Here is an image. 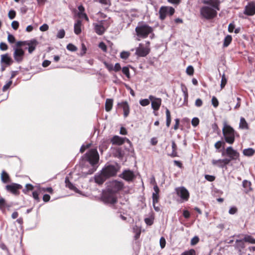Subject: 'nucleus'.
Listing matches in <instances>:
<instances>
[{
  "instance_id": "nucleus-32",
  "label": "nucleus",
  "mask_w": 255,
  "mask_h": 255,
  "mask_svg": "<svg viewBox=\"0 0 255 255\" xmlns=\"http://www.w3.org/2000/svg\"><path fill=\"white\" fill-rule=\"evenodd\" d=\"M172 152L170 154V155L172 157H175L177 156V146L174 141H172Z\"/></svg>"
},
{
  "instance_id": "nucleus-22",
  "label": "nucleus",
  "mask_w": 255,
  "mask_h": 255,
  "mask_svg": "<svg viewBox=\"0 0 255 255\" xmlns=\"http://www.w3.org/2000/svg\"><path fill=\"white\" fill-rule=\"evenodd\" d=\"M111 141L114 144L122 145L125 142V138L124 137L116 135L112 138Z\"/></svg>"
},
{
  "instance_id": "nucleus-39",
  "label": "nucleus",
  "mask_w": 255,
  "mask_h": 255,
  "mask_svg": "<svg viewBox=\"0 0 255 255\" xmlns=\"http://www.w3.org/2000/svg\"><path fill=\"white\" fill-rule=\"evenodd\" d=\"M227 82V80L225 77V74H223L222 76V80H221V89H223L225 86L226 83Z\"/></svg>"
},
{
  "instance_id": "nucleus-31",
  "label": "nucleus",
  "mask_w": 255,
  "mask_h": 255,
  "mask_svg": "<svg viewBox=\"0 0 255 255\" xmlns=\"http://www.w3.org/2000/svg\"><path fill=\"white\" fill-rule=\"evenodd\" d=\"M166 125L167 127L170 126L171 123V115L169 110L168 109H166Z\"/></svg>"
},
{
  "instance_id": "nucleus-57",
  "label": "nucleus",
  "mask_w": 255,
  "mask_h": 255,
  "mask_svg": "<svg viewBox=\"0 0 255 255\" xmlns=\"http://www.w3.org/2000/svg\"><path fill=\"white\" fill-rule=\"evenodd\" d=\"M49 26L47 24H43L42 25H41L39 29L41 31H46L48 29Z\"/></svg>"
},
{
  "instance_id": "nucleus-47",
  "label": "nucleus",
  "mask_w": 255,
  "mask_h": 255,
  "mask_svg": "<svg viewBox=\"0 0 255 255\" xmlns=\"http://www.w3.org/2000/svg\"><path fill=\"white\" fill-rule=\"evenodd\" d=\"M12 84V81H9L7 83H6L2 87V91L3 92L6 91L11 86Z\"/></svg>"
},
{
  "instance_id": "nucleus-51",
  "label": "nucleus",
  "mask_w": 255,
  "mask_h": 255,
  "mask_svg": "<svg viewBox=\"0 0 255 255\" xmlns=\"http://www.w3.org/2000/svg\"><path fill=\"white\" fill-rule=\"evenodd\" d=\"M7 40L10 43H13L15 41L14 37L12 35L10 34L8 35Z\"/></svg>"
},
{
  "instance_id": "nucleus-26",
  "label": "nucleus",
  "mask_w": 255,
  "mask_h": 255,
  "mask_svg": "<svg viewBox=\"0 0 255 255\" xmlns=\"http://www.w3.org/2000/svg\"><path fill=\"white\" fill-rule=\"evenodd\" d=\"M243 186L245 188V192L248 193L252 190L251 182L245 180L243 181Z\"/></svg>"
},
{
  "instance_id": "nucleus-18",
  "label": "nucleus",
  "mask_w": 255,
  "mask_h": 255,
  "mask_svg": "<svg viewBox=\"0 0 255 255\" xmlns=\"http://www.w3.org/2000/svg\"><path fill=\"white\" fill-rule=\"evenodd\" d=\"M38 42L36 39H32L28 40L27 45L28 46V50L29 53H31L36 48V46L38 45Z\"/></svg>"
},
{
  "instance_id": "nucleus-49",
  "label": "nucleus",
  "mask_w": 255,
  "mask_h": 255,
  "mask_svg": "<svg viewBox=\"0 0 255 255\" xmlns=\"http://www.w3.org/2000/svg\"><path fill=\"white\" fill-rule=\"evenodd\" d=\"M212 104L213 106L215 108L218 106L219 102L217 99L215 97H213L212 99Z\"/></svg>"
},
{
  "instance_id": "nucleus-50",
  "label": "nucleus",
  "mask_w": 255,
  "mask_h": 255,
  "mask_svg": "<svg viewBox=\"0 0 255 255\" xmlns=\"http://www.w3.org/2000/svg\"><path fill=\"white\" fill-rule=\"evenodd\" d=\"M104 64L105 65V66H106V67L109 70V71H112V70H113V64H111V63H109L106 61H104L103 62Z\"/></svg>"
},
{
  "instance_id": "nucleus-61",
  "label": "nucleus",
  "mask_w": 255,
  "mask_h": 255,
  "mask_svg": "<svg viewBox=\"0 0 255 255\" xmlns=\"http://www.w3.org/2000/svg\"><path fill=\"white\" fill-rule=\"evenodd\" d=\"M237 211V209L235 207H231L229 209V213L231 215L235 214Z\"/></svg>"
},
{
  "instance_id": "nucleus-20",
  "label": "nucleus",
  "mask_w": 255,
  "mask_h": 255,
  "mask_svg": "<svg viewBox=\"0 0 255 255\" xmlns=\"http://www.w3.org/2000/svg\"><path fill=\"white\" fill-rule=\"evenodd\" d=\"M133 172L130 170H126L123 173V178L127 181H131L134 178Z\"/></svg>"
},
{
  "instance_id": "nucleus-37",
  "label": "nucleus",
  "mask_w": 255,
  "mask_h": 255,
  "mask_svg": "<svg viewBox=\"0 0 255 255\" xmlns=\"http://www.w3.org/2000/svg\"><path fill=\"white\" fill-rule=\"evenodd\" d=\"M194 71V68H193V66H191V65L188 66L187 67L186 70V72L187 74H188V75H190V76H192L193 75Z\"/></svg>"
},
{
  "instance_id": "nucleus-59",
  "label": "nucleus",
  "mask_w": 255,
  "mask_h": 255,
  "mask_svg": "<svg viewBox=\"0 0 255 255\" xmlns=\"http://www.w3.org/2000/svg\"><path fill=\"white\" fill-rule=\"evenodd\" d=\"M202 104H203V102H202V101L201 100V99L199 98L196 100L195 105L196 107H200L202 106Z\"/></svg>"
},
{
  "instance_id": "nucleus-25",
  "label": "nucleus",
  "mask_w": 255,
  "mask_h": 255,
  "mask_svg": "<svg viewBox=\"0 0 255 255\" xmlns=\"http://www.w3.org/2000/svg\"><path fill=\"white\" fill-rule=\"evenodd\" d=\"M81 25H82V22L80 20H78L74 24V33L78 35L81 32Z\"/></svg>"
},
{
  "instance_id": "nucleus-56",
  "label": "nucleus",
  "mask_w": 255,
  "mask_h": 255,
  "mask_svg": "<svg viewBox=\"0 0 255 255\" xmlns=\"http://www.w3.org/2000/svg\"><path fill=\"white\" fill-rule=\"evenodd\" d=\"M199 119L197 118H194L192 120V122H191L192 125L194 127L197 126L199 124Z\"/></svg>"
},
{
  "instance_id": "nucleus-33",
  "label": "nucleus",
  "mask_w": 255,
  "mask_h": 255,
  "mask_svg": "<svg viewBox=\"0 0 255 255\" xmlns=\"http://www.w3.org/2000/svg\"><path fill=\"white\" fill-rule=\"evenodd\" d=\"M255 152L254 150L252 148L245 149L243 150V154L246 156H250L254 154Z\"/></svg>"
},
{
  "instance_id": "nucleus-10",
  "label": "nucleus",
  "mask_w": 255,
  "mask_h": 255,
  "mask_svg": "<svg viewBox=\"0 0 255 255\" xmlns=\"http://www.w3.org/2000/svg\"><path fill=\"white\" fill-rule=\"evenodd\" d=\"M13 50V56L14 60L18 63L21 62L24 58V50L22 48L18 47H14Z\"/></svg>"
},
{
  "instance_id": "nucleus-17",
  "label": "nucleus",
  "mask_w": 255,
  "mask_h": 255,
  "mask_svg": "<svg viewBox=\"0 0 255 255\" xmlns=\"http://www.w3.org/2000/svg\"><path fill=\"white\" fill-rule=\"evenodd\" d=\"M13 62L12 58L7 54L1 55L0 63L1 64L4 63L7 66H9Z\"/></svg>"
},
{
  "instance_id": "nucleus-2",
  "label": "nucleus",
  "mask_w": 255,
  "mask_h": 255,
  "mask_svg": "<svg viewBox=\"0 0 255 255\" xmlns=\"http://www.w3.org/2000/svg\"><path fill=\"white\" fill-rule=\"evenodd\" d=\"M223 134L226 142L232 144L235 141V131L233 128L228 125L226 121L223 123Z\"/></svg>"
},
{
  "instance_id": "nucleus-1",
  "label": "nucleus",
  "mask_w": 255,
  "mask_h": 255,
  "mask_svg": "<svg viewBox=\"0 0 255 255\" xmlns=\"http://www.w3.org/2000/svg\"><path fill=\"white\" fill-rule=\"evenodd\" d=\"M202 2L205 4L200 10L202 17L206 19H211L216 17L217 11L220 9V0H203Z\"/></svg>"
},
{
  "instance_id": "nucleus-46",
  "label": "nucleus",
  "mask_w": 255,
  "mask_h": 255,
  "mask_svg": "<svg viewBox=\"0 0 255 255\" xmlns=\"http://www.w3.org/2000/svg\"><path fill=\"white\" fill-rule=\"evenodd\" d=\"M129 56V53L127 51H123L121 53V58L122 59H127L128 56Z\"/></svg>"
},
{
  "instance_id": "nucleus-3",
  "label": "nucleus",
  "mask_w": 255,
  "mask_h": 255,
  "mask_svg": "<svg viewBox=\"0 0 255 255\" xmlns=\"http://www.w3.org/2000/svg\"><path fill=\"white\" fill-rule=\"evenodd\" d=\"M137 35L141 38H145L152 32V28L145 24H141L135 28Z\"/></svg>"
},
{
  "instance_id": "nucleus-62",
  "label": "nucleus",
  "mask_w": 255,
  "mask_h": 255,
  "mask_svg": "<svg viewBox=\"0 0 255 255\" xmlns=\"http://www.w3.org/2000/svg\"><path fill=\"white\" fill-rule=\"evenodd\" d=\"M15 16V12L14 10H10L8 12V17L10 19H12L14 18Z\"/></svg>"
},
{
  "instance_id": "nucleus-60",
  "label": "nucleus",
  "mask_w": 255,
  "mask_h": 255,
  "mask_svg": "<svg viewBox=\"0 0 255 255\" xmlns=\"http://www.w3.org/2000/svg\"><path fill=\"white\" fill-rule=\"evenodd\" d=\"M205 178L206 180L211 182L213 181L215 179V177L214 176L210 175H206L205 176Z\"/></svg>"
},
{
  "instance_id": "nucleus-29",
  "label": "nucleus",
  "mask_w": 255,
  "mask_h": 255,
  "mask_svg": "<svg viewBox=\"0 0 255 255\" xmlns=\"http://www.w3.org/2000/svg\"><path fill=\"white\" fill-rule=\"evenodd\" d=\"M239 127L242 129H248V125L244 118L240 119Z\"/></svg>"
},
{
  "instance_id": "nucleus-11",
  "label": "nucleus",
  "mask_w": 255,
  "mask_h": 255,
  "mask_svg": "<svg viewBox=\"0 0 255 255\" xmlns=\"http://www.w3.org/2000/svg\"><path fill=\"white\" fill-rule=\"evenodd\" d=\"M22 188V186L19 184L12 183L10 184L7 185L5 186L6 190L9 192L11 193L14 195H18L19 194V189H21Z\"/></svg>"
},
{
  "instance_id": "nucleus-5",
  "label": "nucleus",
  "mask_w": 255,
  "mask_h": 255,
  "mask_svg": "<svg viewBox=\"0 0 255 255\" xmlns=\"http://www.w3.org/2000/svg\"><path fill=\"white\" fill-rule=\"evenodd\" d=\"M86 159L90 163L94 165L98 163L99 159V156L96 149H92L85 155Z\"/></svg>"
},
{
  "instance_id": "nucleus-7",
  "label": "nucleus",
  "mask_w": 255,
  "mask_h": 255,
  "mask_svg": "<svg viewBox=\"0 0 255 255\" xmlns=\"http://www.w3.org/2000/svg\"><path fill=\"white\" fill-rule=\"evenodd\" d=\"M93 26L96 33L100 35H102L108 27L107 22L103 20L94 23Z\"/></svg>"
},
{
  "instance_id": "nucleus-27",
  "label": "nucleus",
  "mask_w": 255,
  "mask_h": 255,
  "mask_svg": "<svg viewBox=\"0 0 255 255\" xmlns=\"http://www.w3.org/2000/svg\"><path fill=\"white\" fill-rule=\"evenodd\" d=\"M160 18L164 19L167 15H168L167 6L162 7L159 10Z\"/></svg>"
},
{
  "instance_id": "nucleus-58",
  "label": "nucleus",
  "mask_w": 255,
  "mask_h": 255,
  "mask_svg": "<svg viewBox=\"0 0 255 255\" xmlns=\"http://www.w3.org/2000/svg\"><path fill=\"white\" fill-rule=\"evenodd\" d=\"M19 26V23L17 21H13L11 23V26L14 30H16Z\"/></svg>"
},
{
  "instance_id": "nucleus-54",
  "label": "nucleus",
  "mask_w": 255,
  "mask_h": 255,
  "mask_svg": "<svg viewBox=\"0 0 255 255\" xmlns=\"http://www.w3.org/2000/svg\"><path fill=\"white\" fill-rule=\"evenodd\" d=\"M195 254V251L192 249L188 251L184 252L182 253V255H194Z\"/></svg>"
},
{
  "instance_id": "nucleus-38",
  "label": "nucleus",
  "mask_w": 255,
  "mask_h": 255,
  "mask_svg": "<svg viewBox=\"0 0 255 255\" xmlns=\"http://www.w3.org/2000/svg\"><path fill=\"white\" fill-rule=\"evenodd\" d=\"M150 103V100L147 99H142L139 101V104L142 106H146Z\"/></svg>"
},
{
  "instance_id": "nucleus-35",
  "label": "nucleus",
  "mask_w": 255,
  "mask_h": 255,
  "mask_svg": "<svg viewBox=\"0 0 255 255\" xmlns=\"http://www.w3.org/2000/svg\"><path fill=\"white\" fill-rule=\"evenodd\" d=\"M34 186L30 184H26L25 188L22 190V192L24 194H27L29 191H31L33 189Z\"/></svg>"
},
{
  "instance_id": "nucleus-45",
  "label": "nucleus",
  "mask_w": 255,
  "mask_h": 255,
  "mask_svg": "<svg viewBox=\"0 0 255 255\" xmlns=\"http://www.w3.org/2000/svg\"><path fill=\"white\" fill-rule=\"evenodd\" d=\"M65 31L64 29H60L57 34V37L58 38H63L65 36Z\"/></svg>"
},
{
  "instance_id": "nucleus-13",
  "label": "nucleus",
  "mask_w": 255,
  "mask_h": 255,
  "mask_svg": "<svg viewBox=\"0 0 255 255\" xmlns=\"http://www.w3.org/2000/svg\"><path fill=\"white\" fill-rule=\"evenodd\" d=\"M102 171L104 174L107 178L115 175L117 173V170L115 166L109 165L103 169Z\"/></svg>"
},
{
  "instance_id": "nucleus-36",
  "label": "nucleus",
  "mask_w": 255,
  "mask_h": 255,
  "mask_svg": "<svg viewBox=\"0 0 255 255\" xmlns=\"http://www.w3.org/2000/svg\"><path fill=\"white\" fill-rule=\"evenodd\" d=\"M232 40V36L231 35H227L225 37L224 41V46L227 47L231 42Z\"/></svg>"
},
{
  "instance_id": "nucleus-40",
  "label": "nucleus",
  "mask_w": 255,
  "mask_h": 255,
  "mask_svg": "<svg viewBox=\"0 0 255 255\" xmlns=\"http://www.w3.org/2000/svg\"><path fill=\"white\" fill-rule=\"evenodd\" d=\"M67 49L70 51H76L77 50V48L73 44L69 43L67 46Z\"/></svg>"
},
{
  "instance_id": "nucleus-15",
  "label": "nucleus",
  "mask_w": 255,
  "mask_h": 255,
  "mask_svg": "<svg viewBox=\"0 0 255 255\" xmlns=\"http://www.w3.org/2000/svg\"><path fill=\"white\" fill-rule=\"evenodd\" d=\"M231 161V159L225 158L223 159H213L212 163L214 166H217L220 168H223L228 165Z\"/></svg>"
},
{
  "instance_id": "nucleus-44",
  "label": "nucleus",
  "mask_w": 255,
  "mask_h": 255,
  "mask_svg": "<svg viewBox=\"0 0 255 255\" xmlns=\"http://www.w3.org/2000/svg\"><path fill=\"white\" fill-rule=\"evenodd\" d=\"M158 194H152V204H155L158 202Z\"/></svg>"
},
{
  "instance_id": "nucleus-12",
  "label": "nucleus",
  "mask_w": 255,
  "mask_h": 255,
  "mask_svg": "<svg viewBox=\"0 0 255 255\" xmlns=\"http://www.w3.org/2000/svg\"><path fill=\"white\" fill-rule=\"evenodd\" d=\"M149 99L151 102V108L154 111H158L161 104L162 100L160 98H156L153 96H149Z\"/></svg>"
},
{
  "instance_id": "nucleus-4",
  "label": "nucleus",
  "mask_w": 255,
  "mask_h": 255,
  "mask_svg": "<svg viewBox=\"0 0 255 255\" xmlns=\"http://www.w3.org/2000/svg\"><path fill=\"white\" fill-rule=\"evenodd\" d=\"M102 199L105 203L108 204H114L117 200L116 194L108 189L103 192Z\"/></svg>"
},
{
  "instance_id": "nucleus-30",
  "label": "nucleus",
  "mask_w": 255,
  "mask_h": 255,
  "mask_svg": "<svg viewBox=\"0 0 255 255\" xmlns=\"http://www.w3.org/2000/svg\"><path fill=\"white\" fill-rule=\"evenodd\" d=\"M9 177L8 174L4 171L1 173V180L3 183H7L9 181Z\"/></svg>"
},
{
  "instance_id": "nucleus-64",
  "label": "nucleus",
  "mask_w": 255,
  "mask_h": 255,
  "mask_svg": "<svg viewBox=\"0 0 255 255\" xmlns=\"http://www.w3.org/2000/svg\"><path fill=\"white\" fill-rule=\"evenodd\" d=\"M199 241V238L197 237H194L191 241V244L192 245H196Z\"/></svg>"
},
{
  "instance_id": "nucleus-52",
  "label": "nucleus",
  "mask_w": 255,
  "mask_h": 255,
  "mask_svg": "<svg viewBox=\"0 0 255 255\" xmlns=\"http://www.w3.org/2000/svg\"><path fill=\"white\" fill-rule=\"evenodd\" d=\"M99 47L104 51H107V46L103 42H101L99 44Z\"/></svg>"
},
{
  "instance_id": "nucleus-6",
  "label": "nucleus",
  "mask_w": 255,
  "mask_h": 255,
  "mask_svg": "<svg viewBox=\"0 0 255 255\" xmlns=\"http://www.w3.org/2000/svg\"><path fill=\"white\" fill-rule=\"evenodd\" d=\"M149 44V42L147 41L146 46L144 47L142 44L140 43L135 49V54L140 57L146 56L150 52Z\"/></svg>"
},
{
  "instance_id": "nucleus-28",
  "label": "nucleus",
  "mask_w": 255,
  "mask_h": 255,
  "mask_svg": "<svg viewBox=\"0 0 255 255\" xmlns=\"http://www.w3.org/2000/svg\"><path fill=\"white\" fill-rule=\"evenodd\" d=\"M113 100L111 99H107L105 103V110L107 112L111 110L113 107Z\"/></svg>"
},
{
  "instance_id": "nucleus-34",
  "label": "nucleus",
  "mask_w": 255,
  "mask_h": 255,
  "mask_svg": "<svg viewBox=\"0 0 255 255\" xmlns=\"http://www.w3.org/2000/svg\"><path fill=\"white\" fill-rule=\"evenodd\" d=\"M243 241L252 244H255V239L253 238L251 236H246L244 238Z\"/></svg>"
},
{
  "instance_id": "nucleus-16",
  "label": "nucleus",
  "mask_w": 255,
  "mask_h": 255,
  "mask_svg": "<svg viewBox=\"0 0 255 255\" xmlns=\"http://www.w3.org/2000/svg\"><path fill=\"white\" fill-rule=\"evenodd\" d=\"M245 14L249 15H254L255 13V4L254 3H250L245 7Z\"/></svg>"
},
{
  "instance_id": "nucleus-41",
  "label": "nucleus",
  "mask_w": 255,
  "mask_h": 255,
  "mask_svg": "<svg viewBox=\"0 0 255 255\" xmlns=\"http://www.w3.org/2000/svg\"><path fill=\"white\" fill-rule=\"evenodd\" d=\"M122 72L123 73L126 75V76L127 77V78H129L130 77V74H129V69L127 67H124L122 68Z\"/></svg>"
},
{
  "instance_id": "nucleus-48",
  "label": "nucleus",
  "mask_w": 255,
  "mask_h": 255,
  "mask_svg": "<svg viewBox=\"0 0 255 255\" xmlns=\"http://www.w3.org/2000/svg\"><path fill=\"white\" fill-rule=\"evenodd\" d=\"M160 246L161 249H163L166 245V241L164 237H161L159 241Z\"/></svg>"
},
{
  "instance_id": "nucleus-9",
  "label": "nucleus",
  "mask_w": 255,
  "mask_h": 255,
  "mask_svg": "<svg viewBox=\"0 0 255 255\" xmlns=\"http://www.w3.org/2000/svg\"><path fill=\"white\" fill-rule=\"evenodd\" d=\"M123 186V184L121 182L115 180L109 183L107 189L116 194L122 189Z\"/></svg>"
},
{
  "instance_id": "nucleus-23",
  "label": "nucleus",
  "mask_w": 255,
  "mask_h": 255,
  "mask_svg": "<svg viewBox=\"0 0 255 255\" xmlns=\"http://www.w3.org/2000/svg\"><path fill=\"white\" fill-rule=\"evenodd\" d=\"M65 182L67 187L76 193H80V191L72 183L69 181L68 177H66Z\"/></svg>"
},
{
  "instance_id": "nucleus-53",
  "label": "nucleus",
  "mask_w": 255,
  "mask_h": 255,
  "mask_svg": "<svg viewBox=\"0 0 255 255\" xmlns=\"http://www.w3.org/2000/svg\"><path fill=\"white\" fill-rule=\"evenodd\" d=\"M8 47L6 43L4 42L0 43V49L2 51H5L7 49Z\"/></svg>"
},
{
  "instance_id": "nucleus-14",
  "label": "nucleus",
  "mask_w": 255,
  "mask_h": 255,
  "mask_svg": "<svg viewBox=\"0 0 255 255\" xmlns=\"http://www.w3.org/2000/svg\"><path fill=\"white\" fill-rule=\"evenodd\" d=\"M226 154L230 158L229 159L236 160L239 157V153L234 149L232 147L229 146L226 149Z\"/></svg>"
},
{
  "instance_id": "nucleus-21",
  "label": "nucleus",
  "mask_w": 255,
  "mask_h": 255,
  "mask_svg": "<svg viewBox=\"0 0 255 255\" xmlns=\"http://www.w3.org/2000/svg\"><path fill=\"white\" fill-rule=\"evenodd\" d=\"M120 105L124 111V116L125 118L127 117L129 113V107L127 102H123L119 104Z\"/></svg>"
},
{
  "instance_id": "nucleus-63",
  "label": "nucleus",
  "mask_w": 255,
  "mask_h": 255,
  "mask_svg": "<svg viewBox=\"0 0 255 255\" xmlns=\"http://www.w3.org/2000/svg\"><path fill=\"white\" fill-rule=\"evenodd\" d=\"M174 11L175 10L173 8L167 6V12L168 15H172L174 13Z\"/></svg>"
},
{
  "instance_id": "nucleus-19",
  "label": "nucleus",
  "mask_w": 255,
  "mask_h": 255,
  "mask_svg": "<svg viewBox=\"0 0 255 255\" xmlns=\"http://www.w3.org/2000/svg\"><path fill=\"white\" fill-rule=\"evenodd\" d=\"M106 179L107 177L102 171L100 173H97L95 176V181L99 184H103Z\"/></svg>"
},
{
  "instance_id": "nucleus-55",
  "label": "nucleus",
  "mask_w": 255,
  "mask_h": 255,
  "mask_svg": "<svg viewBox=\"0 0 255 255\" xmlns=\"http://www.w3.org/2000/svg\"><path fill=\"white\" fill-rule=\"evenodd\" d=\"M144 221H145V223L147 225H149V226H150L153 223V219L151 218H145L144 219Z\"/></svg>"
},
{
  "instance_id": "nucleus-43",
  "label": "nucleus",
  "mask_w": 255,
  "mask_h": 255,
  "mask_svg": "<svg viewBox=\"0 0 255 255\" xmlns=\"http://www.w3.org/2000/svg\"><path fill=\"white\" fill-rule=\"evenodd\" d=\"M27 43H28V40L27 41H19L16 42V45L17 47L20 48V47H21L22 46L27 45Z\"/></svg>"
},
{
  "instance_id": "nucleus-8",
  "label": "nucleus",
  "mask_w": 255,
  "mask_h": 255,
  "mask_svg": "<svg viewBox=\"0 0 255 255\" xmlns=\"http://www.w3.org/2000/svg\"><path fill=\"white\" fill-rule=\"evenodd\" d=\"M175 191L177 195L180 197L182 202L188 200L189 198V193L187 189H186L184 187L176 188Z\"/></svg>"
},
{
  "instance_id": "nucleus-24",
  "label": "nucleus",
  "mask_w": 255,
  "mask_h": 255,
  "mask_svg": "<svg viewBox=\"0 0 255 255\" xmlns=\"http://www.w3.org/2000/svg\"><path fill=\"white\" fill-rule=\"evenodd\" d=\"M65 182L67 187L76 193H80V191L72 183L69 181L68 177H66Z\"/></svg>"
},
{
  "instance_id": "nucleus-42",
  "label": "nucleus",
  "mask_w": 255,
  "mask_h": 255,
  "mask_svg": "<svg viewBox=\"0 0 255 255\" xmlns=\"http://www.w3.org/2000/svg\"><path fill=\"white\" fill-rule=\"evenodd\" d=\"M39 192H48L50 193H52L53 192V189L51 187L39 188Z\"/></svg>"
}]
</instances>
